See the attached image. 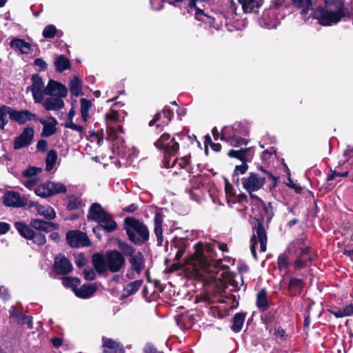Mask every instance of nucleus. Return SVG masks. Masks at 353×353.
<instances>
[{"label": "nucleus", "instance_id": "18", "mask_svg": "<svg viewBox=\"0 0 353 353\" xmlns=\"http://www.w3.org/2000/svg\"><path fill=\"white\" fill-rule=\"evenodd\" d=\"M98 222L99 225L93 228V232L94 233L97 232V230H99L101 228H103L108 232H112L117 228V223L108 213L104 216V217L101 218V221H99Z\"/></svg>", "mask_w": 353, "mask_h": 353}, {"label": "nucleus", "instance_id": "58", "mask_svg": "<svg viewBox=\"0 0 353 353\" xmlns=\"http://www.w3.org/2000/svg\"><path fill=\"white\" fill-rule=\"evenodd\" d=\"M150 5L154 10H159L163 7L162 0H150Z\"/></svg>", "mask_w": 353, "mask_h": 353}, {"label": "nucleus", "instance_id": "39", "mask_svg": "<svg viewBox=\"0 0 353 353\" xmlns=\"http://www.w3.org/2000/svg\"><path fill=\"white\" fill-rule=\"evenodd\" d=\"M303 288V284L302 280L294 277L290 280L288 288L292 294L296 295L299 294Z\"/></svg>", "mask_w": 353, "mask_h": 353}, {"label": "nucleus", "instance_id": "7", "mask_svg": "<svg viewBox=\"0 0 353 353\" xmlns=\"http://www.w3.org/2000/svg\"><path fill=\"white\" fill-rule=\"evenodd\" d=\"M267 241V233L263 224L260 222H257L256 225L253 228V234L250 239V250L254 259H256V250L258 241L260 243V251L265 252L266 251Z\"/></svg>", "mask_w": 353, "mask_h": 353}, {"label": "nucleus", "instance_id": "20", "mask_svg": "<svg viewBox=\"0 0 353 353\" xmlns=\"http://www.w3.org/2000/svg\"><path fill=\"white\" fill-rule=\"evenodd\" d=\"M3 203L6 206L19 207L23 206L25 203L20 197L19 194L15 192H8L3 196Z\"/></svg>", "mask_w": 353, "mask_h": 353}, {"label": "nucleus", "instance_id": "15", "mask_svg": "<svg viewBox=\"0 0 353 353\" xmlns=\"http://www.w3.org/2000/svg\"><path fill=\"white\" fill-rule=\"evenodd\" d=\"M45 92L48 95L57 97H65L68 94V90L60 83L50 80L45 88Z\"/></svg>", "mask_w": 353, "mask_h": 353}, {"label": "nucleus", "instance_id": "31", "mask_svg": "<svg viewBox=\"0 0 353 353\" xmlns=\"http://www.w3.org/2000/svg\"><path fill=\"white\" fill-rule=\"evenodd\" d=\"M171 245L174 246V248L177 250L174 260L179 261L183 255L187 247L186 241L183 239L174 238L171 243Z\"/></svg>", "mask_w": 353, "mask_h": 353}, {"label": "nucleus", "instance_id": "22", "mask_svg": "<svg viewBox=\"0 0 353 353\" xmlns=\"http://www.w3.org/2000/svg\"><path fill=\"white\" fill-rule=\"evenodd\" d=\"M97 285L94 283L84 284L75 290V295L81 299H88L94 295L97 291Z\"/></svg>", "mask_w": 353, "mask_h": 353}, {"label": "nucleus", "instance_id": "17", "mask_svg": "<svg viewBox=\"0 0 353 353\" xmlns=\"http://www.w3.org/2000/svg\"><path fill=\"white\" fill-rule=\"evenodd\" d=\"M11 120L23 124L28 121H37V117L29 110H17L12 108Z\"/></svg>", "mask_w": 353, "mask_h": 353}, {"label": "nucleus", "instance_id": "41", "mask_svg": "<svg viewBox=\"0 0 353 353\" xmlns=\"http://www.w3.org/2000/svg\"><path fill=\"white\" fill-rule=\"evenodd\" d=\"M34 191L37 196L41 198L51 196L48 181L37 185L35 187Z\"/></svg>", "mask_w": 353, "mask_h": 353}, {"label": "nucleus", "instance_id": "3", "mask_svg": "<svg viewBox=\"0 0 353 353\" xmlns=\"http://www.w3.org/2000/svg\"><path fill=\"white\" fill-rule=\"evenodd\" d=\"M92 263L96 271L102 274L107 270L111 272H118L124 266L125 260L121 252L117 250H111L106 253L103 257L99 254L92 256Z\"/></svg>", "mask_w": 353, "mask_h": 353}, {"label": "nucleus", "instance_id": "29", "mask_svg": "<svg viewBox=\"0 0 353 353\" xmlns=\"http://www.w3.org/2000/svg\"><path fill=\"white\" fill-rule=\"evenodd\" d=\"M63 106L64 102L60 97L48 98L43 103V107L47 110H59Z\"/></svg>", "mask_w": 353, "mask_h": 353}, {"label": "nucleus", "instance_id": "45", "mask_svg": "<svg viewBox=\"0 0 353 353\" xmlns=\"http://www.w3.org/2000/svg\"><path fill=\"white\" fill-rule=\"evenodd\" d=\"M119 248L125 256H129L130 258L137 252L130 245L125 242H119Z\"/></svg>", "mask_w": 353, "mask_h": 353}, {"label": "nucleus", "instance_id": "55", "mask_svg": "<svg viewBox=\"0 0 353 353\" xmlns=\"http://www.w3.org/2000/svg\"><path fill=\"white\" fill-rule=\"evenodd\" d=\"M84 278L87 281H92L96 277V274L92 269H85L83 270Z\"/></svg>", "mask_w": 353, "mask_h": 353}, {"label": "nucleus", "instance_id": "37", "mask_svg": "<svg viewBox=\"0 0 353 353\" xmlns=\"http://www.w3.org/2000/svg\"><path fill=\"white\" fill-rule=\"evenodd\" d=\"M246 316L245 312H238L233 317V322L231 329L236 332H239L243 325Z\"/></svg>", "mask_w": 353, "mask_h": 353}, {"label": "nucleus", "instance_id": "23", "mask_svg": "<svg viewBox=\"0 0 353 353\" xmlns=\"http://www.w3.org/2000/svg\"><path fill=\"white\" fill-rule=\"evenodd\" d=\"M31 226L39 231L50 232L52 230L57 229L59 225L56 223L43 221L38 219H32L30 220Z\"/></svg>", "mask_w": 353, "mask_h": 353}, {"label": "nucleus", "instance_id": "40", "mask_svg": "<svg viewBox=\"0 0 353 353\" xmlns=\"http://www.w3.org/2000/svg\"><path fill=\"white\" fill-rule=\"evenodd\" d=\"M81 116L83 121H87L89 118V110L92 106L91 101L82 98L81 99Z\"/></svg>", "mask_w": 353, "mask_h": 353}, {"label": "nucleus", "instance_id": "60", "mask_svg": "<svg viewBox=\"0 0 353 353\" xmlns=\"http://www.w3.org/2000/svg\"><path fill=\"white\" fill-rule=\"evenodd\" d=\"M38 181H39L37 177H35L33 179H28L27 181L23 182V184L27 188L31 189L36 185V184L38 183Z\"/></svg>", "mask_w": 353, "mask_h": 353}, {"label": "nucleus", "instance_id": "28", "mask_svg": "<svg viewBox=\"0 0 353 353\" xmlns=\"http://www.w3.org/2000/svg\"><path fill=\"white\" fill-rule=\"evenodd\" d=\"M162 223L163 216L160 213H156L154 216V234L157 236L159 246H161L163 242Z\"/></svg>", "mask_w": 353, "mask_h": 353}, {"label": "nucleus", "instance_id": "63", "mask_svg": "<svg viewBox=\"0 0 353 353\" xmlns=\"http://www.w3.org/2000/svg\"><path fill=\"white\" fill-rule=\"evenodd\" d=\"M145 353H158L157 348L152 344L148 343L144 347Z\"/></svg>", "mask_w": 353, "mask_h": 353}, {"label": "nucleus", "instance_id": "6", "mask_svg": "<svg viewBox=\"0 0 353 353\" xmlns=\"http://www.w3.org/2000/svg\"><path fill=\"white\" fill-rule=\"evenodd\" d=\"M246 130L239 124H234L230 127H225L221 133V140L225 141L230 145L234 147H241L247 145L248 141L242 138V135H245Z\"/></svg>", "mask_w": 353, "mask_h": 353}, {"label": "nucleus", "instance_id": "16", "mask_svg": "<svg viewBox=\"0 0 353 353\" xmlns=\"http://www.w3.org/2000/svg\"><path fill=\"white\" fill-rule=\"evenodd\" d=\"M54 270L57 274L64 275L72 271V265L66 257L59 255L55 257Z\"/></svg>", "mask_w": 353, "mask_h": 353}, {"label": "nucleus", "instance_id": "19", "mask_svg": "<svg viewBox=\"0 0 353 353\" xmlns=\"http://www.w3.org/2000/svg\"><path fill=\"white\" fill-rule=\"evenodd\" d=\"M104 353H123L124 349L121 344L111 339L103 336L102 338Z\"/></svg>", "mask_w": 353, "mask_h": 353}, {"label": "nucleus", "instance_id": "34", "mask_svg": "<svg viewBox=\"0 0 353 353\" xmlns=\"http://www.w3.org/2000/svg\"><path fill=\"white\" fill-rule=\"evenodd\" d=\"M12 108L7 105L0 106V128L4 129L8 122V119H11Z\"/></svg>", "mask_w": 353, "mask_h": 353}, {"label": "nucleus", "instance_id": "5", "mask_svg": "<svg viewBox=\"0 0 353 353\" xmlns=\"http://www.w3.org/2000/svg\"><path fill=\"white\" fill-rule=\"evenodd\" d=\"M154 145L160 150H163L165 154L163 165L166 168H170V159H171V157L174 156L179 149V144L176 141V138H171L169 134L163 133L154 142Z\"/></svg>", "mask_w": 353, "mask_h": 353}, {"label": "nucleus", "instance_id": "35", "mask_svg": "<svg viewBox=\"0 0 353 353\" xmlns=\"http://www.w3.org/2000/svg\"><path fill=\"white\" fill-rule=\"evenodd\" d=\"M40 122L43 125L42 137H50L56 132L57 121L54 119H52V121L48 123L43 120H40Z\"/></svg>", "mask_w": 353, "mask_h": 353}, {"label": "nucleus", "instance_id": "13", "mask_svg": "<svg viewBox=\"0 0 353 353\" xmlns=\"http://www.w3.org/2000/svg\"><path fill=\"white\" fill-rule=\"evenodd\" d=\"M31 80L32 85L28 87L27 89L32 91L35 102L39 103L43 98V82L42 79L37 74L32 76Z\"/></svg>", "mask_w": 353, "mask_h": 353}, {"label": "nucleus", "instance_id": "10", "mask_svg": "<svg viewBox=\"0 0 353 353\" xmlns=\"http://www.w3.org/2000/svg\"><path fill=\"white\" fill-rule=\"evenodd\" d=\"M228 154L230 157L239 159L243 162V164L236 166L234 171V176L245 174L248 169L246 162L250 161L252 157L251 148H245L239 150H231Z\"/></svg>", "mask_w": 353, "mask_h": 353}, {"label": "nucleus", "instance_id": "9", "mask_svg": "<svg viewBox=\"0 0 353 353\" xmlns=\"http://www.w3.org/2000/svg\"><path fill=\"white\" fill-rule=\"evenodd\" d=\"M241 181L243 188L250 194V196L258 199V197L254 196L252 192H256L263 188L265 183L266 178L256 173L251 172L248 176L242 178Z\"/></svg>", "mask_w": 353, "mask_h": 353}, {"label": "nucleus", "instance_id": "54", "mask_svg": "<svg viewBox=\"0 0 353 353\" xmlns=\"http://www.w3.org/2000/svg\"><path fill=\"white\" fill-rule=\"evenodd\" d=\"M65 126L66 128H70L73 130L77 131L79 132H83L84 131V128L81 125H78L72 122V120H70L65 123Z\"/></svg>", "mask_w": 353, "mask_h": 353}, {"label": "nucleus", "instance_id": "59", "mask_svg": "<svg viewBox=\"0 0 353 353\" xmlns=\"http://www.w3.org/2000/svg\"><path fill=\"white\" fill-rule=\"evenodd\" d=\"M48 148V143L44 139H40L37 144V149L39 151L45 152Z\"/></svg>", "mask_w": 353, "mask_h": 353}, {"label": "nucleus", "instance_id": "46", "mask_svg": "<svg viewBox=\"0 0 353 353\" xmlns=\"http://www.w3.org/2000/svg\"><path fill=\"white\" fill-rule=\"evenodd\" d=\"M57 32V28L54 25L46 26L43 30L42 35L46 39H53Z\"/></svg>", "mask_w": 353, "mask_h": 353}, {"label": "nucleus", "instance_id": "38", "mask_svg": "<svg viewBox=\"0 0 353 353\" xmlns=\"http://www.w3.org/2000/svg\"><path fill=\"white\" fill-rule=\"evenodd\" d=\"M69 87L72 94L77 97L83 95L81 83L77 77H74L70 80Z\"/></svg>", "mask_w": 353, "mask_h": 353}, {"label": "nucleus", "instance_id": "24", "mask_svg": "<svg viewBox=\"0 0 353 353\" xmlns=\"http://www.w3.org/2000/svg\"><path fill=\"white\" fill-rule=\"evenodd\" d=\"M106 214L107 213L103 210L100 204L94 203L89 209L88 219L98 222L101 221V218L104 217Z\"/></svg>", "mask_w": 353, "mask_h": 353}, {"label": "nucleus", "instance_id": "26", "mask_svg": "<svg viewBox=\"0 0 353 353\" xmlns=\"http://www.w3.org/2000/svg\"><path fill=\"white\" fill-rule=\"evenodd\" d=\"M244 12H256L261 6L263 0H238Z\"/></svg>", "mask_w": 353, "mask_h": 353}, {"label": "nucleus", "instance_id": "61", "mask_svg": "<svg viewBox=\"0 0 353 353\" xmlns=\"http://www.w3.org/2000/svg\"><path fill=\"white\" fill-rule=\"evenodd\" d=\"M140 274L141 273H137L134 270L130 268L126 272L125 276L128 280H132L137 279Z\"/></svg>", "mask_w": 353, "mask_h": 353}, {"label": "nucleus", "instance_id": "25", "mask_svg": "<svg viewBox=\"0 0 353 353\" xmlns=\"http://www.w3.org/2000/svg\"><path fill=\"white\" fill-rule=\"evenodd\" d=\"M10 46L13 50H19L22 54H28L31 50L30 43L22 39H13Z\"/></svg>", "mask_w": 353, "mask_h": 353}, {"label": "nucleus", "instance_id": "32", "mask_svg": "<svg viewBox=\"0 0 353 353\" xmlns=\"http://www.w3.org/2000/svg\"><path fill=\"white\" fill-rule=\"evenodd\" d=\"M256 306L261 311H265L269 307L267 292L265 289H261L256 295Z\"/></svg>", "mask_w": 353, "mask_h": 353}, {"label": "nucleus", "instance_id": "62", "mask_svg": "<svg viewBox=\"0 0 353 353\" xmlns=\"http://www.w3.org/2000/svg\"><path fill=\"white\" fill-rule=\"evenodd\" d=\"M10 229V225L6 222H0V234H6Z\"/></svg>", "mask_w": 353, "mask_h": 353}, {"label": "nucleus", "instance_id": "51", "mask_svg": "<svg viewBox=\"0 0 353 353\" xmlns=\"http://www.w3.org/2000/svg\"><path fill=\"white\" fill-rule=\"evenodd\" d=\"M41 168L36 167H29L23 172V176L26 177H32L36 176L37 174L41 172Z\"/></svg>", "mask_w": 353, "mask_h": 353}, {"label": "nucleus", "instance_id": "49", "mask_svg": "<svg viewBox=\"0 0 353 353\" xmlns=\"http://www.w3.org/2000/svg\"><path fill=\"white\" fill-rule=\"evenodd\" d=\"M17 319L23 324H27L29 329L32 328V317L27 316L23 313L17 314Z\"/></svg>", "mask_w": 353, "mask_h": 353}, {"label": "nucleus", "instance_id": "36", "mask_svg": "<svg viewBox=\"0 0 353 353\" xmlns=\"http://www.w3.org/2000/svg\"><path fill=\"white\" fill-rule=\"evenodd\" d=\"M54 63L57 71L60 72L70 68V60L65 55L63 54L59 55L58 57H57Z\"/></svg>", "mask_w": 353, "mask_h": 353}, {"label": "nucleus", "instance_id": "57", "mask_svg": "<svg viewBox=\"0 0 353 353\" xmlns=\"http://www.w3.org/2000/svg\"><path fill=\"white\" fill-rule=\"evenodd\" d=\"M347 174H348V172H345L341 173V172H336V170H334L332 172V174L327 176V181H332L336 176L345 177V176H347Z\"/></svg>", "mask_w": 353, "mask_h": 353}, {"label": "nucleus", "instance_id": "43", "mask_svg": "<svg viewBox=\"0 0 353 353\" xmlns=\"http://www.w3.org/2000/svg\"><path fill=\"white\" fill-rule=\"evenodd\" d=\"M50 191L51 193V196L59 193H65L67 192L66 187L60 182H52L48 181Z\"/></svg>", "mask_w": 353, "mask_h": 353}, {"label": "nucleus", "instance_id": "42", "mask_svg": "<svg viewBox=\"0 0 353 353\" xmlns=\"http://www.w3.org/2000/svg\"><path fill=\"white\" fill-rule=\"evenodd\" d=\"M57 160V153L54 150H51L48 152L46 159V170L49 172L52 170Z\"/></svg>", "mask_w": 353, "mask_h": 353}, {"label": "nucleus", "instance_id": "1", "mask_svg": "<svg viewBox=\"0 0 353 353\" xmlns=\"http://www.w3.org/2000/svg\"><path fill=\"white\" fill-rule=\"evenodd\" d=\"M294 1L299 7L303 8L301 12L303 16L311 11L310 16L323 26L336 24L348 14V10L341 0Z\"/></svg>", "mask_w": 353, "mask_h": 353}, {"label": "nucleus", "instance_id": "50", "mask_svg": "<svg viewBox=\"0 0 353 353\" xmlns=\"http://www.w3.org/2000/svg\"><path fill=\"white\" fill-rule=\"evenodd\" d=\"M178 163L179 166L181 168H184L190 163V158L187 156L181 157L180 159H174L172 163L170 162L171 167H174Z\"/></svg>", "mask_w": 353, "mask_h": 353}, {"label": "nucleus", "instance_id": "11", "mask_svg": "<svg viewBox=\"0 0 353 353\" xmlns=\"http://www.w3.org/2000/svg\"><path fill=\"white\" fill-rule=\"evenodd\" d=\"M119 123V115L117 111L112 110L106 114L107 132L110 139L114 140L122 132V126Z\"/></svg>", "mask_w": 353, "mask_h": 353}, {"label": "nucleus", "instance_id": "30", "mask_svg": "<svg viewBox=\"0 0 353 353\" xmlns=\"http://www.w3.org/2000/svg\"><path fill=\"white\" fill-rule=\"evenodd\" d=\"M32 205L36 207V210L39 215L43 216L46 219L50 220L55 218L56 213L52 207L49 205H41L38 203H32Z\"/></svg>", "mask_w": 353, "mask_h": 353}, {"label": "nucleus", "instance_id": "56", "mask_svg": "<svg viewBox=\"0 0 353 353\" xmlns=\"http://www.w3.org/2000/svg\"><path fill=\"white\" fill-rule=\"evenodd\" d=\"M288 264L285 256L280 255L278 257V266L280 270H285L287 268Z\"/></svg>", "mask_w": 353, "mask_h": 353}, {"label": "nucleus", "instance_id": "53", "mask_svg": "<svg viewBox=\"0 0 353 353\" xmlns=\"http://www.w3.org/2000/svg\"><path fill=\"white\" fill-rule=\"evenodd\" d=\"M263 209L265 210V214L267 216L268 219H271L274 213V208L271 203H263Z\"/></svg>", "mask_w": 353, "mask_h": 353}, {"label": "nucleus", "instance_id": "64", "mask_svg": "<svg viewBox=\"0 0 353 353\" xmlns=\"http://www.w3.org/2000/svg\"><path fill=\"white\" fill-rule=\"evenodd\" d=\"M345 316H351L353 314V305H349L343 308Z\"/></svg>", "mask_w": 353, "mask_h": 353}, {"label": "nucleus", "instance_id": "8", "mask_svg": "<svg viewBox=\"0 0 353 353\" xmlns=\"http://www.w3.org/2000/svg\"><path fill=\"white\" fill-rule=\"evenodd\" d=\"M14 228L21 236L32 241L34 244L43 245L46 242L45 235L34 231L30 223L28 225L23 221H17L14 223Z\"/></svg>", "mask_w": 353, "mask_h": 353}, {"label": "nucleus", "instance_id": "52", "mask_svg": "<svg viewBox=\"0 0 353 353\" xmlns=\"http://www.w3.org/2000/svg\"><path fill=\"white\" fill-rule=\"evenodd\" d=\"M311 261V256H308L306 259H303L301 257L297 256L296 260L294 261V265L296 268L301 269L303 268L307 262H310Z\"/></svg>", "mask_w": 353, "mask_h": 353}, {"label": "nucleus", "instance_id": "2", "mask_svg": "<svg viewBox=\"0 0 353 353\" xmlns=\"http://www.w3.org/2000/svg\"><path fill=\"white\" fill-rule=\"evenodd\" d=\"M194 253L189 255L185 259V264L191 265L195 272L203 270L204 272H212L213 269L221 268V276L226 280L230 279V273L228 271L229 267L221 265V260L214 261L211 259L214 250L213 246L208 243L199 242L194 246Z\"/></svg>", "mask_w": 353, "mask_h": 353}, {"label": "nucleus", "instance_id": "14", "mask_svg": "<svg viewBox=\"0 0 353 353\" xmlns=\"http://www.w3.org/2000/svg\"><path fill=\"white\" fill-rule=\"evenodd\" d=\"M34 137V130L32 128H26L21 134L14 141V148L19 150L29 145Z\"/></svg>", "mask_w": 353, "mask_h": 353}, {"label": "nucleus", "instance_id": "27", "mask_svg": "<svg viewBox=\"0 0 353 353\" xmlns=\"http://www.w3.org/2000/svg\"><path fill=\"white\" fill-rule=\"evenodd\" d=\"M162 114L163 115V119L161 121V123L158 124L157 127L159 128L161 125H167L171 120L173 113L166 108L163 110L162 113H157L154 115L153 119L150 121L149 125L152 126L154 125L156 122L160 121L162 117Z\"/></svg>", "mask_w": 353, "mask_h": 353}, {"label": "nucleus", "instance_id": "33", "mask_svg": "<svg viewBox=\"0 0 353 353\" xmlns=\"http://www.w3.org/2000/svg\"><path fill=\"white\" fill-rule=\"evenodd\" d=\"M143 283L142 279H138L132 282H130L123 288V292L125 296H129L135 294L139 289L141 288Z\"/></svg>", "mask_w": 353, "mask_h": 353}, {"label": "nucleus", "instance_id": "12", "mask_svg": "<svg viewBox=\"0 0 353 353\" xmlns=\"http://www.w3.org/2000/svg\"><path fill=\"white\" fill-rule=\"evenodd\" d=\"M66 240L72 248L85 247L90 245L87 234L79 230H71L66 234Z\"/></svg>", "mask_w": 353, "mask_h": 353}, {"label": "nucleus", "instance_id": "21", "mask_svg": "<svg viewBox=\"0 0 353 353\" xmlns=\"http://www.w3.org/2000/svg\"><path fill=\"white\" fill-rule=\"evenodd\" d=\"M130 268L134 270L137 273H141L145 269V259L140 252H137L129 258Z\"/></svg>", "mask_w": 353, "mask_h": 353}, {"label": "nucleus", "instance_id": "4", "mask_svg": "<svg viewBox=\"0 0 353 353\" xmlns=\"http://www.w3.org/2000/svg\"><path fill=\"white\" fill-rule=\"evenodd\" d=\"M125 225L126 233L132 242L141 245L148 241L150 233L144 223L134 218L127 217L125 219Z\"/></svg>", "mask_w": 353, "mask_h": 353}, {"label": "nucleus", "instance_id": "44", "mask_svg": "<svg viewBox=\"0 0 353 353\" xmlns=\"http://www.w3.org/2000/svg\"><path fill=\"white\" fill-rule=\"evenodd\" d=\"M63 285L66 288H71L74 293L80 284V280L77 277H63Z\"/></svg>", "mask_w": 353, "mask_h": 353}, {"label": "nucleus", "instance_id": "48", "mask_svg": "<svg viewBox=\"0 0 353 353\" xmlns=\"http://www.w3.org/2000/svg\"><path fill=\"white\" fill-rule=\"evenodd\" d=\"M296 244L298 245L299 249L298 256L303 259H306L307 257L310 256L308 254V248L305 246L301 241H297Z\"/></svg>", "mask_w": 353, "mask_h": 353}, {"label": "nucleus", "instance_id": "47", "mask_svg": "<svg viewBox=\"0 0 353 353\" xmlns=\"http://www.w3.org/2000/svg\"><path fill=\"white\" fill-rule=\"evenodd\" d=\"M81 200L78 197L72 196L69 197L67 208L70 210H73L78 209L81 206Z\"/></svg>", "mask_w": 353, "mask_h": 353}]
</instances>
